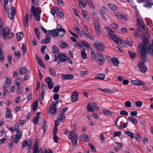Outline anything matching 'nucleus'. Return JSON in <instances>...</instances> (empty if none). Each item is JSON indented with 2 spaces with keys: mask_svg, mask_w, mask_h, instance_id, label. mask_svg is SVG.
<instances>
[{
  "mask_svg": "<svg viewBox=\"0 0 153 153\" xmlns=\"http://www.w3.org/2000/svg\"><path fill=\"white\" fill-rule=\"evenodd\" d=\"M95 28L97 34L100 35L101 34L100 28L99 27V22L94 23Z\"/></svg>",
  "mask_w": 153,
  "mask_h": 153,
  "instance_id": "18",
  "label": "nucleus"
},
{
  "mask_svg": "<svg viewBox=\"0 0 153 153\" xmlns=\"http://www.w3.org/2000/svg\"><path fill=\"white\" fill-rule=\"evenodd\" d=\"M10 29L8 27H5L3 30L2 38L4 40H6L10 33Z\"/></svg>",
  "mask_w": 153,
  "mask_h": 153,
  "instance_id": "8",
  "label": "nucleus"
},
{
  "mask_svg": "<svg viewBox=\"0 0 153 153\" xmlns=\"http://www.w3.org/2000/svg\"><path fill=\"white\" fill-rule=\"evenodd\" d=\"M105 28L109 34V36L114 41V39L117 37L116 35L114 34V31L109 27H105Z\"/></svg>",
  "mask_w": 153,
  "mask_h": 153,
  "instance_id": "9",
  "label": "nucleus"
},
{
  "mask_svg": "<svg viewBox=\"0 0 153 153\" xmlns=\"http://www.w3.org/2000/svg\"><path fill=\"white\" fill-rule=\"evenodd\" d=\"M60 86L57 85L55 86L53 90V92L54 93H57L59 89Z\"/></svg>",
  "mask_w": 153,
  "mask_h": 153,
  "instance_id": "59",
  "label": "nucleus"
},
{
  "mask_svg": "<svg viewBox=\"0 0 153 153\" xmlns=\"http://www.w3.org/2000/svg\"><path fill=\"white\" fill-rule=\"evenodd\" d=\"M41 95H40L39 97V101H42V100L43 99L44 96V92L42 91L41 92Z\"/></svg>",
  "mask_w": 153,
  "mask_h": 153,
  "instance_id": "62",
  "label": "nucleus"
},
{
  "mask_svg": "<svg viewBox=\"0 0 153 153\" xmlns=\"http://www.w3.org/2000/svg\"><path fill=\"white\" fill-rule=\"evenodd\" d=\"M108 6L110 9L113 10H116L117 8V7L114 4L109 3L108 4Z\"/></svg>",
  "mask_w": 153,
  "mask_h": 153,
  "instance_id": "39",
  "label": "nucleus"
},
{
  "mask_svg": "<svg viewBox=\"0 0 153 153\" xmlns=\"http://www.w3.org/2000/svg\"><path fill=\"white\" fill-rule=\"evenodd\" d=\"M58 102V101H56L53 104L52 106H51L50 109V112L53 114H54L56 113V105Z\"/></svg>",
  "mask_w": 153,
  "mask_h": 153,
  "instance_id": "15",
  "label": "nucleus"
},
{
  "mask_svg": "<svg viewBox=\"0 0 153 153\" xmlns=\"http://www.w3.org/2000/svg\"><path fill=\"white\" fill-rule=\"evenodd\" d=\"M142 61L143 62H139L138 64V65L140 71L143 73H144L147 71V68L144 64L146 62H144L143 61Z\"/></svg>",
  "mask_w": 153,
  "mask_h": 153,
  "instance_id": "7",
  "label": "nucleus"
},
{
  "mask_svg": "<svg viewBox=\"0 0 153 153\" xmlns=\"http://www.w3.org/2000/svg\"><path fill=\"white\" fill-rule=\"evenodd\" d=\"M41 8L39 7L36 8L34 6H31L30 9V12L33 13L35 18L36 20L39 21L40 19V14L41 11L39 9Z\"/></svg>",
  "mask_w": 153,
  "mask_h": 153,
  "instance_id": "2",
  "label": "nucleus"
},
{
  "mask_svg": "<svg viewBox=\"0 0 153 153\" xmlns=\"http://www.w3.org/2000/svg\"><path fill=\"white\" fill-rule=\"evenodd\" d=\"M23 34L22 32L18 33L16 34L17 41H20L23 38Z\"/></svg>",
  "mask_w": 153,
  "mask_h": 153,
  "instance_id": "30",
  "label": "nucleus"
},
{
  "mask_svg": "<svg viewBox=\"0 0 153 153\" xmlns=\"http://www.w3.org/2000/svg\"><path fill=\"white\" fill-rule=\"evenodd\" d=\"M38 125H40L42 123H44V122L45 121L43 120V119L42 118V117H38Z\"/></svg>",
  "mask_w": 153,
  "mask_h": 153,
  "instance_id": "57",
  "label": "nucleus"
},
{
  "mask_svg": "<svg viewBox=\"0 0 153 153\" xmlns=\"http://www.w3.org/2000/svg\"><path fill=\"white\" fill-rule=\"evenodd\" d=\"M149 47H147V45L144 43H141L140 44L137 46L138 49L139 50V53H140L141 59L142 61H144V62H146V53L148 52V49Z\"/></svg>",
  "mask_w": 153,
  "mask_h": 153,
  "instance_id": "1",
  "label": "nucleus"
},
{
  "mask_svg": "<svg viewBox=\"0 0 153 153\" xmlns=\"http://www.w3.org/2000/svg\"><path fill=\"white\" fill-rule=\"evenodd\" d=\"M121 132L119 131H117L114 132L113 134V135L114 137L116 136H119L121 134Z\"/></svg>",
  "mask_w": 153,
  "mask_h": 153,
  "instance_id": "60",
  "label": "nucleus"
},
{
  "mask_svg": "<svg viewBox=\"0 0 153 153\" xmlns=\"http://www.w3.org/2000/svg\"><path fill=\"white\" fill-rule=\"evenodd\" d=\"M128 119L131 122L133 123L135 125L137 123V120L133 116H129L128 117Z\"/></svg>",
  "mask_w": 153,
  "mask_h": 153,
  "instance_id": "28",
  "label": "nucleus"
},
{
  "mask_svg": "<svg viewBox=\"0 0 153 153\" xmlns=\"http://www.w3.org/2000/svg\"><path fill=\"white\" fill-rule=\"evenodd\" d=\"M22 49L23 51V54H25L26 52V43H23L22 47Z\"/></svg>",
  "mask_w": 153,
  "mask_h": 153,
  "instance_id": "53",
  "label": "nucleus"
},
{
  "mask_svg": "<svg viewBox=\"0 0 153 153\" xmlns=\"http://www.w3.org/2000/svg\"><path fill=\"white\" fill-rule=\"evenodd\" d=\"M59 115L58 117V120L61 122H63L64 120L65 117V115L62 114V113H59Z\"/></svg>",
  "mask_w": 153,
  "mask_h": 153,
  "instance_id": "33",
  "label": "nucleus"
},
{
  "mask_svg": "<svg viewBox=\"0 0 153 153\" xmlns=\"http://www.w3.org/2000/svg\"><path fill=\"white\" fill-rule=\"evenodd\" d=\"M73 133L71 132H70L69 134V139H71L72 144L75 146L77 144L78 136L76 133H75L73 135H72Z\"/></svg>",
  "mask_w": 153,
  "mask_h": 153,
  "instance_id": "5",
  "label": "nucleus"
},
{
  "mask_svg": "<svg viewBox=\"0 0 153 153\" xmlns=\"http://www.w3.org/2000/svg\"><path fill=\"white\" fill-rule=\"evenodd\" d=\"M131 82L132 84L134 85L137 86L145 85V83L139 79H137L135 80H131Z\"/></svg>",
  "mask_w": 153,
  "mask_h": 153,
  "instance_id": "12",
  "label": "nucleus"
},
{
  "mask_svg": "<svg viewBox=\"0 0 153 153\" xmlns=\"http://www.w3.org/2000/svg\"><path fill=\"white\" fill-rule=\"evenodd\" d=\"M51 36L49 34H47L46 36V38L42 40L41 43L43 44H45L49 43L51 42Z\"/></svg>",
  "mask_w": 153,
  "mask_h": 153,
  "instance_id": "17",
  "label": "nucleus"
},
{
  "mask_svg": "<svg viewBox=\"0 0 153 153\" xmlns=\"http://www.w3.org/2000/svg\"><path fill=\"white\" fill-rule=\"evenodd\" d=\"M14 55L17 58H19L21 56V55L20 52L18 51H16L15 52Z\"/></svg>",
  "mask_w": 153,
  "mask_h": 153,
  "instance_id": "50",
  "label": "nucleus"
},
{
  "mask_svg": "<svg viewBox=\"0 0 153 153\" xmlns=\"http://www.w3.org/2000/svg\"><path fill=\"white\" fill-rule=\"evenodd\" d=\"M19 74L20 75L24 74L26 72V69L25 67L21 68L19 70Z\"/></svg>",
  "mask_w": 153,
  "mask_h": 153,
  "instance_id": "42",
  "label": "nucleus"
},
{
  "mask_svg": "<svg viewBox=\"0 0 153 153\" xmlns=\"http://www.w3.org/2000/svg\"><path fill=\"white\" fill-rule=\"evenodd\" d=\"M140 33L139 32V31H138V33L136 31H134L133 33L134 34V36L137 37H141L142 36V35L140 34Z\"/></svg>",
  "mask_w": 153,
  "mask_h": 153,
  "instance_id": "47",
  "label": "nucleus"
},
{
  "mask_svg": "<svg viewBox=\"0 0 153 153\" xmlns=\"http://www.w3.org/2000/svg\"><path fill=\"white\" fill-rule=\"evenodd\" d=\"M120 114L121 115L128 116V113L125 110L121 111L120 112Z\"/></svg>",
  "mask_w": 153,
  "mask_h": 153,
  "instance_id": "61",
  "label": "nucleus"
},
{
  "mask_svg": "<svg viewBox=\"0 0 153 153\" xmlns=\"http://www.w3.org/2000/svg\"><path fill=\"white\" fill-rule=\"evenodd\" d=\"M68 108L67 107H65L61 109L59 111V113H62V114H65L64 113L68 110Z\"/></svg>",
  "mask_w": 153,
  "mask_h": 153,
  "instance_id": "58",
  "label": "nucleus"
},
{
  "mask_svg": "<svg viewBox=\"0 0 153 153\" xmlns=\"http://www.w3.org/2000/svg\"><path fill=\"white\" fill-rule=\"evenodd\" d=\"M6 8L8 9V10L5 11L7 13L8 12V17L11 19H13L16 13V10L14 7L9 6V7H7Z\"/></svg>",
  "mask_w": 153,
  "mask_h": 153,
  "instance_id": "3",
  "label": "nucleus"
},
{
  "mask_svg": "<svg viewBox=\"0 0 153 153\" xmlns=\"http://www.w3.org/2000/svg\"><path fill=\"white\" fill-rule=\"evenodd\" d=\"M125 133L131 137L132 139L134 138V134L129 131H125Z\"/></svg>",
  "mask_w": 153,
  "mask_h": 153,
  "instance_id": "38",
  "label": "nucleus"
},
{
  "mask_svg": "<svg viewBox=\"0 0 153 153\" xmlns=\"http://www.w3.org/2000/svg\"><path fill=\"white\" fill-rule=\"evenodd\" d=\"M89 137L86 134H84L82 136V140L84 142H86L88 141Z\"/></svg>",
  "mask_w": 153,
  "mask_h": 153,
  "instance_id": "49",
  "label": "nucleus"
},
{
  "mask_svg": "<svg viewBox=\"0 0 153 153\" xmlns=\"http://www.w3.org/2000/svg\"><path fill=\"white\" fill-rule=\"evenodd\" d=\"M125 42L129 46L131 47L133 45V42L131 39L129 37H128L126 40Z\"/></svg>",
  "mask_w": 153,
  "mask_h": 153,
  "instance_id": "34",
  "label": "nucleus"
},
{
  "mask_svg": "<svg viewBox=\"0 0 153 153\" xmlns=\"http://www.w3.org/2000/svg\"><path fill=\"white\" fill-rule=\"evenodd\" d=\"M78 94L77 91H75L71 95V101L73 102H75L78 99Z\"/></svg>",
  "mask_w": 153,
  "mask_h": 153,
  "instance_id": "13",
  "label": "nucleus"
},
{
  "mask_svg": "<svg viewBox=\"0 0 153 153\" xmlns=\"http://www.w3.org/2000/svg\"><path fill=\"white\" fill-rule=\"evenodd\" d=\"M128 53L129 54V56L131 59H133L136 57L137 54L136 53L131 52L129 51H128Z\"/></svg>",
  "mask_w": 153,
  "mask_h": 153,
  "instance_id": "31",
  "label": "nucleus"
},
{
  "mask_svg": "<svg viewBox=\"0 0 153 153\" xmlns=\"http://www.w3.org/2000/svg\"><path fill=\"white\" fill-rule=\"evenodd\" d=\"M22 132L21 131V132L19 134H16L15 136V138H16V139L19 140L21 138L22 136Z\"/></svg>",
  "mask_w": 153,
  "mask_h": 153,
  "instance_id": "48",
  "label": "nucleus"
},
{
  "mask_svg": "<svg viewBox=\"0 0 153 153\" xmlns=\"http://www.w3.org/2000/svg\"><path fill=\"white\" fill-rule=\"evenodd\" d=\"M56 30H57V31L59 33L61 32H62V33L59 34V36H64L65 33V30L60 25H57V29H56Z\"/></svg>",
  "mask_w": 153,
  "mask_h": 153,
  "instance_id": "11",
  "label": "nucleus"
},
{
  "mask_svg": "<svg viewBox=\"0 0 153 153\" xmlns=\"http://www.w3.org/2000/svg\"><path fill=\"white\" fill-rule=\"evenodd\" d=\"M48 125L47 124L46 121H44L42 125V128L44 131V133L48 128Z\"/></svg>",
  "mask_w": 153,
  "mask_h": 153,
  "instance_id": "40",
  "label": "nucleus"
},
{
  "mask_svg": "<svg viewBox=\"0 0 153 153\" xmlns=\"http://www.w3.org/2000/svg\"><path fill=\"white\" fill-rule=\"evenodd\" d=\"M22 144L23 149H24L27 146H28V145H29L27 140H24L22 142Z\"/></svg>",
  "mask_w": 153,
  "mask_h": 153,
  "instance_id": "45",
  "label": "nucleus"
},
{
  "mask_svg": "<svg viewBox=\"0 0 153 153\" xmlns=\"http://www.w3.org/2000/svg\"><path fill=\"white\" fill-rule=\"evenodd\" d=\"M49 71L50 73L54 77H56V71L53 69L50 68L49 69Z\"/></svg>",
  "mask_w": 153,
  "mask_h": 153,
  "instance_id": "37",
  "label": "nucleus"
},
{
  "mask_svg": "<svg viewBox=\"0 0 153 153\" xmlns=\"http://www.w3.org/2000/svg\"><path fill=\"white\" fill-rule=\"evenodd\" d=\"M62 44L61 45H59L60 47L61 48H68L69 47V45L66 44L65 42H61Z\"/></svg>",
  "mask_w": 153,
  "mask_h": 153,
  "instance_id": "44",
  "label": "nucleus"
},
{
  "mask_svg": "<svg viewBox=\"0 0 153 153\" xmlns=\"http://www.w3.org/2000/svg\"><path fill=\"white\" fill-rule=\"evenodd\" d=\"M29 14L27 13H26L25 17H24V21L25 25L26 27H28V16Z\"/></svg>",
  "mask_w": 153,
  "mask_h": 153,
  "instance_id": "27",
  "label": "nucleus"
},
{
  "mask_svg": "<svg viewBox=\"0 0 153 153\" xmlns=\"http://www.w3.org/2000/svg\"><path fill=\"white\" fill-rule=\"evenodd\" d=\"M124 105L126 107L129 108L131 106V103L130 101H127L125 102Z\"/></svg>",
  "mask_w": 153,
  "mask_h": 153,
  "instance_id": "55",
  "label": "nucleus"
},
{
  "mask_svg": "<svg viewBox=\"0 0 153 153\" xmlns=\"http://www.w3.org/2000/svg\"><path fill=\"white\" fill-rule=\"evenodd\" d=\"M90 104H91V103H89L87 106V111H88L91 112L94 111V110L92 106L89 105Z\"/></svg>",
  "mask_w": 153,
  "mask_h": 153,
  "instance_id": "51",
  "label": "nucleus"
},
{
  "mask_svg": "<svg viewBox=\"0 0 153 153\" xmlns=\"http://www.w3.org/2000/svg\"><path fill=\"white\" fill-rule=\"evenodd\" d=\"M111 61L115 66L117 67L119 65L120 62L117 58L113 57L111 59Z\"/></svg>",
  "mask_w": 153,
  "mask_h": 153,
  "instance_id": "21",
  "label": "nucleus"
},
{
  "mask_svg": "<svg viewBox=\"0 0 153 153\" xmlns=\"http://www.w3.org/2000/svg\"><path fill=\"white\" fill-rule=\"evenodd\" d=\"M105 58H102L101 59H99L98 61L99 62V64L100 65H102L105 62Z\"/></svg>",
  "mask_w": 153,
  "mask_h": 153,
  "instance_id": "52",
  "label": "nucleus"
},
{
  "mask_svg": "<svg viewBox=\"0 0 153 153\" xmlns=\"http://www.w3.org/2000/svg\"><path fill=\"white\" fill-rule=\"evenodd\" d=\"M12 83V81L11 79L7 78L6 81L4 85L3 88L7 89V88L9 87Z\"/></svg>",
  "mask_w": 153,
  "mask_h": 153,
  "instance_id": "19",
  "label": "nucleus"
},
{
  "mask_svg": "<svg viewBox=\"0 0 153 153\" xmlns=\"http://www.w3.org/2000/svg\"><path fill=\"white\" fill-rule=\"evenodd\" d=\"M48 33L50 34L53 37L56 38L59 36V33L57 31L56 29H53L51 30H48Z\"/></svg>",
  "mask_w": 153,
  "mask_h": 153,
  "instance_id": "14",
  "label": "nucleus"
},
{
  "mask_svg": "<svg viewBox=\"0 0 153 153\" xmlns=\"http://www.w3.org/2000/svg\"><path fill=\"white\" fill-rule=\"evenodd\" d=\"M73 78V75L71 74H64L62 75V79L63 80L71 79Z\"/></svg>",
  "mask_w": 153,
  "mask_h": 153,
  "instance_id": "20",
  "label": "nucleus"
},
{
  "mask_svg": "<svg viewBox=\"0 0 153 153\" xmlns=\"http://www.w3.org/2000/svg\"><path fill=\"white\" fill-rule=\"evenodd\" d=\"M22 82V80L19 78H18L15 81V85L17 86H20Z\"/></svg>",
  "mask_w": 153,
  "mask_h": 153,
  "instance_id": "41",
  "label": "nucleus"
},
{
  "mask_svg": "<svg viewBox=\"0 0 153 153\" xmlns=\"http://www.w3.org/2000/svg\"><path fill=\"white\" fill-rule=\"evenodd\" d=\"M85 36L88 38L93 40H94V39L93 38V36H92L89 33V32L86 33H84Z\"/></svg>",
  "mask_w": 153,
  "mask_h": 153,
  "instance_id": "43",
  "label": "nucleus"
},
{
  "mask_svg": "<svg viewBox=\"0 0 153 153\" xmlns=\"http://www.w3.org/2000/svg\"><path fill=\"white\" fill-rule=\"evenodd\" d=\"M38 117H35L33 118V122L34 124H38Z\"/></svg>",
  "mask_w": 153,
  "mask_h": 153,
  "instance_id": "63",
  "label": "nucleus"
},
{
  "mask_svg": "<svg viewBox=\"0 0 153 153\" xmlns=\"http://www.w3.org/2000/svg\"><path fill=\"white\" fill-rule=\"evenodd\" d=\"M114 39V41L117 44H118L119 43H120L121 45H124L126 44L125 42L123 41L118 37H116Z\"/></svg>",
  "mask_w": 153,
  "mask_h": 153,
  "instance_id": "26",
  "label": "nucleus"
},
{
  "mask_svg": "<svg viewBox=\"0 0 153 153\" xmlns=\"http://www.w3.org/2000/svg\"><path fill=\"white\" fill-rule=\"evenodd\" d=\"M82 57L83 59H86L87 58V56L86 53L85 52L84 50H83L82 51L81 53Z\"/></svg>",
  "mask_w": 153,
  "mask_h": 153,
  "instance_id": "54",
  "label": "nucleus"
},
{
  "mask_svg": "<svg viewBox=\"0 0 153 153\" xmlns=\"http://www.w3.org/2000/svg\"><path fill=\"white\" fill-rule=\"evenodd\" d=\"M153 5L152 2H151L150 1L148 0L144 3L143 6L147 8H150Z\"/></svg>",
  "mask_w": 153,
  "mask_h": 153,
  "instance_id": "23",
  "label": "nucleus"
},
{
  "mask_svg": "<svg viewBox=\"0 0 153 153\" xmlns=\"http://www.w3.org/2000/svg\"><path fill=\"white\" fill-rule=\"evenodd\" d=\"M81 44H82V45L80 44L79 42H77L75 45V47H85L86 48H89L90 47V45L88 44L85 41L81 40Z\"/></svg>",
  "mask_w": 153,
  "mask_h": 153,
  "instance_id": "10",
  "label": "nucleus"
},
{
  "mask_svg": "<svg viewBox=\"0 0 153 153\" xmlns=\"http://www.w3.org/2000/svg\"><path fill=\"white\" fill-rule=\"evenodd\" d=\"M87 2L88 3V4L90 8H92V9H94V7L93 4V3L92 2L91 0H87Z\"/></svg>",
  "mask_w": 153,
  "mask_h": 153,
  "instance_id": "46",
  "label": "nucleus"
},
{
  "mask_svg": "<svg viewBox=\"0 0 153 153\" xmlns=\"http://www.w3.org/2000/svg\"><path fill=\"white\" fill-rule=\"evenodd\" d=\"M58 59L61 62H63L65 61L68 59V57L66 56L65 55V54L63 53H60L58 54Z\"/></svg>",
  "mask_w": 153,
  "mask_h": 153,
  "instance_id": "16",
  "label": "nucleus"
},
{
  "mask_svg": "<svg viewBox=\"0 0 153 153\" xmlns=\"http://www.w3.org/2000/svg\"><path fill=\"white\" fill-rule=\"evenodd\" d=\"M6 118H10L11 117L12 115L11 112V111L8 108L7 109L5 114Z\"/></svg>",
  "mask_w": 153,
  "mask_h": 153,
  "instance_id": "36",
  "label": "nucleus"
},
{
  "mask_svg": "<svg viewBox=\"0 0 153 153\" xmlns=\"http://www.w3.org/2000/svg\"><path fill=\"white\" fill-rule=\"evenodd\" d=\"M102 112L105 115L111 116H114L115 115L114 113L107 110L103 109L102 110Z\"/></svg>",
  "mask_w": 153,
  "mask_h": 153,
  "instance_id": "22",
  "label": "nucleus"
},
{
  "mask_svg": "<svg viewBox=\"0 0 153 153\" xmlns=\"http://www.w3.org/2000/svg\"><path fill=\"white\" fill-rule=\"evenodd\" d=\"M38 144L37 143H36L34 144L33 148L32 149L33 151V153H38V151L39 149Z\"/></svg>",
  "mask_w": 153,
  "mask_h": 153,
  "instance_id": "32",
  "label": "nucleus"
},
{
  "mask_svg": "<svg viewBox=\"0 0 153 153\" xmlns=\"http://www.w3.org/2000/svg\"><path fill=\"white\" fill-rule=\"evenodd\" d=\"M148 53L149 54H151L152 56L153 57V43L149 44Z\"/></svg>",
  "mask_w": 153,
  "mask_h": 153,
  "instance_id": "24",
  "label": "nucleus"
},
{
  "mask_svg": "<svg viewBox=\"0 0 153 153\" xmlns=\"http://www.w3.org/2000/svg\"><path fill=\"white\" fill-rule=\"evenodd\" d=\"M52 53H53L55 54L57 52H58L59 51V48L56 45H53L52 47Z\"/></svg>",
  "mask_w": 153,
  "mask_h": 153,
  "instance_id": "35",
  "label": "nucleus"
},
{
  "mask_svg": "<svg viewBox=\"0 0 153 153\" xmlns=\"http://www.w3.org/2000/svg\"><path fill=\"white\" fill-rule=\"evenodd\" d=\"M111 27L114 29H117L118 28V26L117 24L115 23H112L111 24Z\"/></svg>",
  "mask_w": 153,
  "mask_h": 153,
  "instance_id": "64",
  "label": "nucleus"
},
{
  "mask_svg": "<svg viewBox=\"0 0 153 153\" xmlns=\"http://www.w3.org/2000/svg\"><path fill=\"white\" fill-rule=\"evenodd\" d=\"M94 47L99 51L103 52L105 51V46L102 42L96 41L94 42Z\"/></svg>",
  "mask_w": 153,
  "mask_h": 153,
  "instance_id": "4",
  "label": "nucleus"
},
{
  "mask_svg": "<svg viewBox=\"0 0 153 153\" xmlns=\"http://www.w3.org/2000/svg\"><path fill=\"white\" fill-rule=\"evenodd\" d=\"M82 13L83 15L84 18L88 21H91L88 15L86 13L85 11L84 10H82Z\"/></svg>",
  "mask_w": 153,
  "mask_h": 153,
  "instance_id": "25",
  "label": "nucleus"
},
{
  "mask_svg": "<svg viewBox=\"0 0 153 153\" xmlns=\"http://www.w3.org/2000/svg\"><path fill=\"white\" fill-rule=\"evenodd\" d=\"M142 40L143 42L141 43H144V44H148L149 42V38H146L144 37H143Z\"/></svg>",
  "mask_w": 153,
  "mask_h": 153,
  "instance_id": "56",
  "label": "nucleus"
},
{
  "mask_svg": "<svg viewBox=\"0 0 153 153\" xmlns=\"http://www.w3.org/2000/svg\"><path fill=\"white\" fill-rule=\"evenodd\" d=\"M137 28L139 32L140 31L145 30L146 28L144 22L141 19H137Z\"/></svg>",
  "mask_w": 153,
  "mask_h": 153,
  "instance_id": "6",
  "label": "nucleus"
},
{
  "mask_svg": "<svg viewBox=\"0 0 153 153\" xmlns=\"http://www.w3.org/2000/svg\"><path fill=\"white\" fill-rule=\"evenodd\" d=\"M105 75L104 74H100L96 76L94 79H97L101 80L104 79Z\"/></svg>",
  "mask_w": 153,
  "mask_h": 153,
  "instance_id": "29",
  "label": "nucleus"
}]
</instances>
